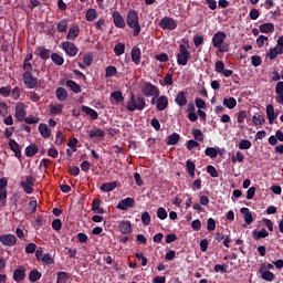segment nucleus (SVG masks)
Wrapping results in <instances>:
<instances>
[{
  "label": "nucleus",
  "mask_w": 283,
  "mask_h": 283,
  "mask_svg": "<svg viewBox=\"0 0 283 283\" xmlns=\"http://www.w3.org/2000/svg\"><path fill=\"white\" fill-rule=\"evenodd\" d=\"M126 25L133 29V36H139L142 32V25L139 22L138 12L135 9H130V11L126 13Z\"/></svg>",
  "instance_id": "1"
},
{
  "label": "nucleus",
  "mask_w": 283,
  "mask_h": 283,
  "mask_svg": "<svg viewBox=\"0 0 283 283\" xmlns=\"http://www.w3.org/2000/svg\"><path fill=\"white\" fill-rule=\"evenodd\" d=\"M227 33L224 31H217L211 38V44L220 53L229 52L230 44H224Z\"/></svg>",
  "instance_id": "2"
},
{
  "label": "nucleus",
  "mask_w": 283,
  "mask_h": 283,
  "mask_svg": "<svg viewBox=\"0 0 283 283\" xmlns=\"http://www.w3.org/2000/svg\"><path fill=\"white\" fill-rule=\"evenodd\" d=\"M146 108V99L144 96H136L134 93L128 97V103L126 104V109L134 113L136 111L143 112Z\"/></svg>",
  "instance_id": "3"
},
{
  "label": "nucleus",
  "mask_w": 283,
  "mask_h": 283,
  "mask_svg": "<svg viewBox=\"0 0 283 283\" xmlns=\"http://www.w3.org/2000/svg\"><path fill=\"white\" fill-rule=\"evenodd\" d=\"M140 92L145 97H159L160 96L159 88L149 82L143 83V85L140 86Z\"/></svg>",
  "instance_id": "4"
},
{
  "label": "nucleus",
  "mask_w": 283,
  "mask_h": 283,
  "mask_svg": "<svg viewBox=\"0 0 283 283\" xmlns=\"http://www.w3.org/2000/svg\"><path fill=\"white\" fill-rule=\"evenodd\" d=\"M190 59V53L186 46V44H179V53H177V64L181 66H186Z\"/></svg>",
  "instance_id": "5"
},
{
  "label": "nucleus",
  "mask_w": 283,
  "mask_h": 283,
  "mask_svg": "<svg viewBox=\"0 0 283 283\" xmlns=\"http://www.w3.org/2000/svg\"><path fill=\"white\" fill-rule=\"evenodd\" d=\"M177 27L178 24L174 18H161L159 22V28L163 30L174 31L177 29Z\"/></svg>",
  "instance_id": "6"
},
{
  "label": "nucleus",
  "mask_w": 283,
  "mask_h": 283,
  "mask_svg": "<svg viewBox=\"0 0 283 283\" xmlns=\"http://www.w3.org/2000/svg\"><path fill=\"white\" fill-rule=\"evenodd\" d=\"M23 81L29 90H34L39 85V80L33 75V73H23Z\"/></svg>",
  "instance_id": "7"
},
{
  "label": "nucleus",
  "mask_w": 283,
  "mask_h": 283,
  "mask_svg": "<svg viewBox=\"0 0 283 283\" xmlns=\"http://www.w3.org/2000/svg\"><path fill=\"white\" fill-rule=\"evenodd\" d=\"M34 184H35V178L32 176H28L25 180H22L20 182V186L24 189V191L28 195H31L34 191L33 189Z\"/></svg>",
  "instance_id": "8"
},
{
  "label": "nucleus",
  "mask_w": 283,
  "mask_h": 283,
  "mask_svg": "<svg viewBox=\"0 0 283 283\" xmlns=\"http://www.w3.org/2000/svg\"><path fill=\"white\" fill-rule=\"evenodd\" d=\"M62 48L66 55L75 57L78 54V49L74 42H63Z\"/></svg>",
  "instance_id": "9"
},
{
  "label": "nucleus",
  "mask_w": 283,
  "mask_h": 283,
  "mask_svg": "<svg viewBox=\"0 0 283 283\" xmlns=\"http://www.w3.org/2000/svg\"><path fill=\"white\" fill-rule=\"evenodd\" d=\"M113 23L117 29L126 28V21H125V18H123L120 11H113Z\"/></svg>",
  "instance_id": "10"
},
{
  "label": "nucleus",
  "mask_w": 283,
  "mask_h": 283,
  "mask_svg": "<svg viewBox=\"0 0 283 283\" xmlns=\"http://www.w3.org/2000/svg\"><path fill=\"white\" fill-rule=\"evenodd\" d=\"M17 237L13 234H2L0 235V242L6 247H13L17 244Z\"/></svg>",
  "instance_id": "11"
},
{
  "label": "nucleus",
  "mask_w": 283,
  "mask_h": 283,
  "mask_svg": "<svg viewBox=\"0 0 283 283\" xmlns=\"http://www.w3.org/2000/svg\"><path fill=\"white\" fill-rule=\"evenodd\" d=\"M25 277H27V269L24 266H19L18 269L14 270L13 280L17 283L24 281Z\"/></svg>",
  "instance_id": "12"
},
{
  "label": "nucleus",
  "mask_w": 283,
  "mask_h": 283,
  "mask_svg": "<svg viewBox=\"0 0 283 283\" xmlns=\"http://www.w3.org/2000/svg\"><path fill=\"white\" fill-rule=\"evenodd\" d=\"M135 207V199L134 198H126L122 200L119 203H117V209L122 211H127L128 208H134Z\"/></svg>",
  "instance_id": "13"
},
{
  "label": "nucleus",
  "mask_w": 283,
  "mask_h": 283,
  "mask_svg": "<svg viewBox=\"0 0 283 283\" xmlns=\"http://www.w3.org/2000/svg\"><path fill=\"white\" fill-rule=\"evenodd\" d=\"M27 116V111H25V105L24 103H18L17 107H15V118L18 119V122H23V119Z\"/></svg>",
  "instance_id": "14"
},
{
  "label": "nucleus",
  "mask_w": 283,
  "mask_h": 283,
  "mask_svg": "<svg viewBox=\"0 0 283 283\" xmlns=\"http://www.w3.org/2000/svg\"><path fill=\"white\" fill-rule=\"evenodd\" d=\"M130 59L133 60V63H135V65L140 64L142 50L139 49V46H133V49L130 51Z\"/></svg>",
  "instance_id": "15"
},
{
  "label": "nucleus",
  "mask_w": 283,
  "mask_h": 283,
  "mask_svg": "<svg viewBox=\"0 0 283 283\" xmlns=\"http://www.w3.org/2000/svg\"><path fill=\"white\" fill-rule=\"evenodd\" d=\"M169 105V101L168 97L163 95V96H158L157 101H156V109L159 112L165 111Z\"/></svg>",
  "instance_id": "16"
},
{
  "label": "nucleus",
  "mask_w": 283,
  "mask_h": 283,
  "mask_svg": "<svg viewBox=\"0 0 283 283\" xmlns=\"http://www.w3.org/2000/svg\"><path fill=\"white\" fill-rule=\"evenodd\" d=\"M175 103L179 107L186 106L188 104L187 93H185L184 91L178 92L175 97Z\"/></svg>",
  "instance_id": "17"
},
{
  "label": "nucleus",
  "mask_w": 283,
  "mask_h": 283,
  "mask_svg": "<svg viewBox=\"0 0 283 283\" xmlns=\"http://www.w3.org/2000/svg\"><path fill=\"white\" fill-rule=\"evenodd\" d=\"M93 61H94L93 53H84V57H83L84 64H82V62H78L77 66H80V69L82 70H85L86 66L92 65Z\"/></svg>",
  "instance_id": "18"
},
{
  "label": "nucleus",
  "mask_w": 283,
  "mask_h": 283,
  "mask_svg": "<svg viewBox=\"0 0 283 283\" xmlns=\"http://www.w3.org/2000/svg\"><path fill=\"white\" fill-rule=\"evenodd\" d=\"M259 31L263 34L273 33L275 31V24L273 22H264V24H260Z\"/></svg>",
  "instance_id": "19"
},
{
  "label": "nucleus",
  "mask_w": 283,
  "mask_h": 283,
  "mask_svg": "<svg viewBox=\"0 0 283 283\" xmlns=\"http://www.w3.org/2000/svg\"><path fill=\"white\" fill-rule=\"evenodd\" d=\"M266 116L270 125H273L274 120L277 119L279 114H275V109L273 105L266 106Z\"/></svg>",
  "instance_id": "20"
},
{
  "label": "nucleus",
  "mask_w": 283,
  "mask_h": 283,
  "mask_svg": "<svg viewBox=\"0 0 283 283\" xmlns=\"http://www.w3.org/2000/svg\"><path fill=\"white\" fill-rule=\"evenodd\" d=\"M36 54L41 57L43 61H48L52 55L50 49H45V46H38Z\"/></svg>",
  "instance_id": "21"
},
{
  "label": "nucleus",
  "mask_w": 283,
  "mask_h": 283,
  "mask_svg": "<svg viewBox=\"0 0 283 283\" xmlns=\"http://www.w3.org/2000/svg\"><path fill=\"white\" fill-rule=\"evenodd\" d=\"M78 35H80V27H71L69 29V33H66V40L75 41Z\"/></svg>",
  "instance_id": "22"
},
{
  "label": "nucleus",
  "mask_w": 283,
  "mask_h": 283,
  "mask_svg": "<svg viewBox=\"0 0 283 283\" xmlns=\"http://www.w3.org/2000/svg\"><path fill=\"white\" fill-rule=\"evenodd\" d=\"M88 137H91V139H93V138L103 139L105 137V132L101 128L95 127V128L88 130Z\"/></svg>",
  "instance_id": "23"
},
{
  "label": "nucleus",
  "mask_w": 283,
  "mask_h": 283,
  "mask_svg": "<svg viewBox=\"0 0 283 283\" xmlns=\"http://www.w3.org/2000/svg\"><path fill=\"white\" fill-rule=\"evenodd\" d=\"M9 146L11 150L14 153L15 157L20 159L22 157V153L19 144L14 139H10Z\"/></svg>",
  "instance_id": "24"
},
{
  "label": "nucleus",
  "mask_w": 283,
  "mask_h": 283,
  "mask_svg": "<svg viewBox=\"0 0 283 283\" xmlns=\"http://www.w3.org/2000/svg\"><path fill=\"white\" fill-rule=\"evenodd\" d=\"M119 229V232H122V234H128L132 232V222L130 221H122L119 222V227H117Z\"/></svg>",
  "instance_id": "25"
},
{
  "label": "nucleus",
  "mask_w": 283,
  "mask_h": 283,
  "mask_svg": "<svg viewBox=\"0 0 283 283\" xmlns=\"http://www.w3.org/2000/svg\"><path fill=\"white\" fill-rule=\"evenodd\" d=\"M240 212L243 214L244 222L247 223V226H250L254 220L250 209L249 208H242V209H240Z\"/></svg>",
  "instance_id": "26"
},
{
  "label": "nucleus",
  "mask_w": 283,
  "mask_h": 283,
  "mask_svg": "<svg viewBox=\"0 0 283 283\" xmlns=\"http://www.w3.org/2000/svg\"><path fill=\"white\" fill-rule=\"evenodd\" d=\"M117 186H118L117 181L106 182V184L102 185V187H99V190H102L104 192H112L117 188Z\"/></svg>",
  "instance_id": "27"
},
{
  "label": "nucleus",
  "mask_w": 283,
  "mask_h": 283,
  "mask_svg": "<svg viewBox=\"0 0 283 283\" xmlns=\"http://www.w3.org/2000/svg\"><path fill=\"white\" fill-rule=\"evenodd\" d=\"M101 203H102L101 199L93 200V205H92L93 212H95L97 214H104L105 213V210L103 208H101Z\"/></svg>",
  "instance_id": "28"
},
{
  "label": "nucleus",
  "mask_w": 283,
  "mask_h": 283,
  "mask_svg": "<svg viewBox=\"0 0 283 283\" xmlns=\"http://www.w3.org/2000/svg\"><path fill=\"white\" fill-rule=\"evenodd\" d=\"M82 112L86 113V115H88V117H91L93 120L98 119V113L88 106H82Z\"/></svg>",
  "instance_id": "29"
},
{
  "label": "nucleus",
  "mask_w": 283,
  "mask_h": 283,
  "mask_svg": "<svg viewBox=\"0 0 283 283\" xmlns=\"http://www.w3.org/2000/svg\"><path fill=\"white\" fill-rule=\"evenodd\" d=\"M269 235H270V234H269V232H268L265 229H262V230H260V231H256V230L252 231V238H253L254 240L265 239V238H268Z\"/></svg>",
  "instance_id": "30"
},
{
  "label": "nucleus",
  "mask_w": 283,
  "mask_h": 283,
  "mask_svg": "<svg viewBox=\"0 0 283 283\" xmlns=\"http://www.w3.org/2000/svg\"><path fill=\"white\" fill-rule=\"evenodd\" d=\"M223 106H226L228 109H233L237 107L238 102L234 97L223 98L222 102Z\"/></svg>",
  "instance_id": "31"
},
{
  "label": "nucleus",
  "mask_w": 283,
  "mask_h": 283,
  "mask_svg": "<svg viewBox=\"0 0 283 283\" xmlns=\"http://www.w3.org/2000/svg\"><path fill=\"white\" fill-rule=\"evenodd\" d=\"M180 140V135L177 133H172L167 137V145L168 146H175L179 143Z\"/></svg>",
  "instance_id": "32"
},
{
  "label": "nucleus",
  "mask_w": 283,
  "mask_h": 283,
  "mask_svg": "<svg viewBox=\"0 0 283 283\" xmlns=\"http://www.w3.org/2000/svg\"><path fill=\"white\" fill-rule=\"evenodd\" d=\"M191 135L193 137V139L196 142H199V143H202L205 140V135L203 133L201 132V129H198V128H193L191 130Z\"/></svg>",
  "instance_id": "33"
},
{
  "label": "nucleus",
  "mask_w": 283,
  "mask_h": 283,
  "mask_svg": "<svg viewBox=\"0 0 283 283\" xmlns=\"http://www.w3.org/2000/svg\"><path fill=\"white\" fill-rule=\"evenodd\" d=\"M56 97L60 102H65L69 97L67 91L63 87L56 90Z\"/></svg>",
  "instance_id": "34"
},
{
  "label": "nucleus",
  "mask_w": 283,
  "mask_h": 283,
  "mask_svg": "<svg viewBox=\"0 0 283 283\" xmlns=\"http://www.w3.org/2000/svg\"><path fill=\"white\" fill-rule=\"evenodd\" d=\"M39 132L40 134L44 137V138H50L51 135H52V132L51 129H49L48 125L46 124H41L39 126Z\"/></svg>",
  "instance_id": "35"
},
{
  "label": "nucleus",
  "mask_w": 283,
  "mask_h": 283,
  "mask_svg": "<svg viewBox=\"0 0 283 283\" xmlns=\"http://www.w3.org/2000/svg\"><path fill=\"white\" fill-rule=\"evenodd\" d=\"M66 86H69V88H71L72 92L75 94H80L82 92L81 86L74 81H71V80L66 81Z\"/></svg>",
  "instance_id": "36"
},
{
  "label": "nucleus",
  "mask_w": 283,
  "mask_h": 283,
  "mask_svg": "<svg viewBox=\"0 0 283 283\" xmlns=\"http://www.w3.org/2000/svg\"><path fill=\"white\" fill-rule=\"evenodd\" d=\"M279 55H282V53H280V51L277 50L276 46H273L272 49H270L269 53H266V57L270 61L276 60Z\"/></svg>",
  "instance_id": "37"
},
{
  "label": "nucleus",
  "mask_w": 283,
  "mask_h": 283,
  "mask_svg": "<svg viewBox=\"0 0 283 283\" xmlns=\"http://www.w3.org/2000/svg\"><path fill=\"white\" fill-rule=\"evenodd\" d=\"M186 170H187L188 175L193 178L196 175V164L192 163L191 160H187L186 161Z\"/></svg>",
  "instance_id": "38"
},
{
  "label": "nucleus",
  "mask_w": 283,
  "mask_h": 283,
  "mask_svg": "<svg viewBox=\"0 0 283 283\" xmlns=\"http://www.w3.org/2000/svg\"><path fill=\"white\" fill-rule=\"evenodd\" d=\"M260 274H261V279L268 282H272L275 279V274L268 270H262Z\"/></svg>",
  "instance_id": "39"
},
{
  "label": "nucleus",
  "mask_w": 283,
  "mask_h": 283,
  "mask_svg": "<svg viewBox=\"0 0 283 283\" xmlns=\"http://www.w3.org/2000/svg\"><path fill=\"white\" fill-rule=\"evenodd\" d=\"M38 151H39L38 146L35 144H33V145L25 148V156L27 157H33L38 154Z\"/></svg>",
  "instance_id": "40"
},
{
  "label": "nucleus",
  "mask_w": 283,
  "mask_h": 283,
  "mask_svg": "<svg viewBox=\"0 0 283 283\" xmlns=\"http://www.w3.org/2000/svg\"><path fill=\"white\" fill-rule=\"evenodd\" d=\"M42 277V274L36 270H32L29 274V280L32 282V283H35L38 282L40 279Z\"/></svg>",
  "instance_id": "41"
},
{
  "label": "nucleus",
  "mask_w": 283,
  "mask_h": 283,
  "mask_svg": "<svg viewBox=\"0 0 283 283\" xmlns=\"http://www.w3.org/2000/svg\"><path fill=\"white\" fill-rule=\"evenodd\" d=\"M67 25H69V20H66V18H64L63 20H60V22L57 24V31L60 33L67 32Z\"/></svg>",
  "instance_id": "42"
},
{
  "label": "nucleus",
  "mask_w": 283,
  "mask_h": 283,
  "mask_svg": "<svg viewBox=\"0 0 283 283\" xmlns=\"http://www.w3.org/2000/svg\"><path fill=\"white\" fill-rule=\"evenodd\" d=\"M113 52H115V55L120 56L125 53V44L123 42H117L115 44V49H113Z\"/></svg>",
  "instance_id": "43"
},
{
  "label": "nucleus",
  "mask_w": 283,
  "mask_h": 283,
  "mask_svg": "<svg viewBox=\"0 0 283 283\" xmlns=\"http://www.w3.org/2000/svg\"><path fill=\"white\" fill-rule=\"evenodd\" d=\"M51 59L53 63L57 66H62L64 64V57H62V55H59V53H52Z\"/></svg>",
  "instance_id": "44"
},
{
  "label": "nucleus",
  "mask_w": 283,
  "mask_h": 283,
  "mask_svg": "<svg viewBox=\"0 0 283 283\" xmlns=\"http://www.w3.org/2000/svg\"><path fill=\"white\" fill-rule=\"evenodd\" d=\"M252 123L254 126H262L265 124V117L263 115H254L252 117Z\"/></svg>",
  "instance_id": "45"
},
{
  "label": "nucleus",
  "mask_w": 283,
  "mask_h": 283,
  "mask_svg": "<svg viewBox=\"0 0 283 283\" xmlns=\"http://www.w3.org/2000/svg\"><path fill=\"white\" fill-rule=\"evenodd\" d=\"M238 147L241 150H248L252 147V143L249 139H241Z\"/></svg>",
  "instance_id": "46"
},
{
  "label": "nucleus",
  "mask_w": 283,
  "mask_h": 283,
  "mask_svg": "<svg viewBox=\"0 0 283 283\" xmlns=\"http://www.w3.org/2000/svg\"><path fill=\"white\" fill-rule=\"evenodd\" d=\"M50 108H51V114L55 116V115L62 114L64 106L62 104L51 105Z\"/></svg>",
  "instance_id": "47"
},
{
  "label": "nucleus",
  "mask_w": 283,
  "mask_h": 283,
  "mask_svg": "<svg viewBox=\"0 0 283 283\" xmlns=\"http://www.w3.org/2000/svg\"><path fill=\"white\" fill-rule=\"evenodd\" d=\"M96 18H97L96 9H88V11H86V21L93 22Z\"/></svg>",
  "instance_id": "48"
},
{
  "label": "nucleus",
  "mask_w": 283,
  "mask_h": 283,
  "mask_svg": "<svg viewBox=\"0 0 283 283\" xmlns=\"http://www.w3.org/2000/svg\"><path fill=\"white\" fill-rule=\"evenodd\" d=\"M218 154H219L218 150L213 147L206 148V150H205V155L207 157H210L211 159L217 158Z\"/></svg>",
  "instance_id": "49"
},
{
  "label": "nucleus",
  "mask_w": 283,
  "mask_h": 283,
  "mask_svg": "<svg viewBox=\"0 0 283 283\" xmlns=\"http://www.w3.org/2000/svg\"><path fill=\"white\" fill-rule=\"evenodd\" d=\"M111 97H113V99L117 103H122L125 99L120 91L111 93Z\"/></svg>",
  "instance_id": "50"
},
{
  "label": "nucleus",
  "mask_w": 283,
  "mask_h": 283,
  "mask_svg": "<svg viewBox=\"0 0 283 283\" xmlns=\"http://www.w3.org/2000/svg\"><path fill=\"white\" fill-rule=\"evenodd\" d=\"M266 41H269L268 35H259V36L256 38V41H255L256 46H258L259 49L263 48V46L265 45V42H266Z\"/></svg>",
  "instance_id": "51"
},
{
  "label": "nucleus",
  "mask_w": 283,
  "mask_h": 283,
  "mask_svg": "<svg viewBox=\"0 0 283 283\" xmlns=\"http://www.w3.org/2000/svg\"><path fill=\"white\" fill-rule=\"evenodd\" d=\"M140 219H142L143 226H149L151 222V217H150L149 212H147V211L142 213Z\"/></svg>",
  "instance_id": "52"
},
{
  "label": "nucleus",
  "mask_w": 283,
  "mask_h": 283,
  "mask_svg": "<svg viewBox=\"0 0 283 283\" xmlns=\"http://www.w3.org/2000/svg\"><path fill=\"white\" fill-rule=\"evenodd\" d=\"M118 73L116 66H106V78L116 76Z\"/></svg>",
  "instance_id": "53"
},
{
  "label": "nucleus",
  "mask_w": 283,
  "mask_h": 283,
  "mask_svg": "<svg viewBox=\"0 0 283 283\" xmlns=\"http://www.w3.org/2000/svg\"><path fill=\"white\" fill-rule=\"evenodd\" d=\"M223 70H226V64L221 60H218V62L214 63V71L217 73H222Z\"/></svg>",
  "instance_id": "54"
},
{
  "label": "nucleus",
  "mask_w": 283,
  "mask_h": 283,
  "mask_svg": "<svg viewBox=\"0 0 283 283\" xmlns=\"http://www.w3.org/2000/svg\"><path fill=\"white\" fill-rule=\"evenodd\" d=\"M69 280V275L66 272H59L57 273V281L56 283H66Z\"/></svg>",
  "instance_id": "55"
},
{
  "label": "nucleus",
  "mask_w": 283,
  "mask_h": 283,
  "mask_svg": "<svg viewBox=\"0 0 283 283\" xmlns=\"http://www.w3.org/2000/svg\"><path fill=\"white\" fill-rule=\"evenodd\" d=\"M216 228H217V222H216V220H214L213 218H209V219L207 220V230H208V231H214Z\"/></svg>",
  "instance_id": "56"
},
{
  "label": "nucleus",
  "mask_w": 283,
  "mask_h": 283,
  "mask_svg": "<svg viewBox=\"0 0 283 283\" xmlns=\"http://www.w3.org/2000/svg\"><path fill=\"white\" fill-rule=\"evenodd\" d=\"M192 41H193L195 48H199L205 43V38L203 35H195Z\"/></svg>",
  "instance_id": "57"
},
{
  "label": "nucleus",
  "mask_w": 283,
  "mask_h": 283,
  "mask_svg": "<svg viewBox=\"0 0 283 283\" xmlns=\"http://www.w3.org/2000/svg\"><path fill=\"white\" fill-rule=\"evenodd\" d=\"M156 214H157V218L160 220H165L168 217V213L164 208H158Z\"/></svg>",
  "instance_id": "58"
},
{
  "label": "nucleus",
  "mask_w": 283,
  "mask_h": 283,
  "mask_svg": "<svg viewBox=\"0 0 283 283\" xmlns=\"http://www.w3.org/2000/svg\"><path fill=\"white\" fill-rule=\"evenodd\" d=\"M207 172L212 177V178H218L219 172L214 166H207Z\"/></svg>",
  "instance_id": "59"
},
{
  "label": "nucleus",
  "mask_w": 283,
  "mask_h": 283,
  "mask_svg": "<svg viewBox=\"0 0 283 283\" xmlns=\"http://www.w3.org/2000/svg\"><path fill=\"white\" fill-rule=\"evenodd\" d=\"M195 105H196L197 108H199L198 111L207 108L206 102L203 99H201V98H196L195 99Z\"/></svg>",
  "instance_id": "60"
},
{
  "label": "nucleus",
  "mask_w": 283,
  "mask_h": 283,
  "mask_svg": "<svg viewBox=\"0 0 283 283\" xmlns=\"http://www.w3.org/2000/svg\"><path fill=\"white\" fill-rule=\"evenodd\" d=\"M0 95L3 97H9L11 95V86H4L0 88Z\"/></svg>",
  "instance_id": "61"
},
{
  "label": "nucleus",
  "mask_w": 283,
  "mask_h": 283,
  "mask_svg": "<svg viewBox=\"0 0 283 283\" xmlns=\"http://www.w3.org/2000/svg\"><path fill=\"white\" fill-rule=\"evenodd\" d=\"M41 261H43L48 265H51L54 263V259L52 258V255L50 253L44 254L43 258L41 259Z\"/></svg>",
  "instance_id": "62"
},
{
  "label": "nucleus",
  "mask_w": 283,
  "mask_h": 283,
  "mask_svg": "<svg viewBox=\"0 0 283 283\" xmlns=\"http://www.w3.org/2000/svg\"><path fill=\"white\" fill-rule=\"evenodd\" d=\"M275 48L281 54H283V35L277 38Z\"/></svg>",
  "instance_id": "63"
},
{
  "label": "nucleus",
  "mask_w": 283,
  "mask_h": 283,
  "mask_svg": "<svg viewBox=\"0 0 283 283\" xmlns=\"http://www.w3.org/2000/svg\"><path fill=\"white\" fill-rule=\"evenodd\" d=\"M52 228L55 230V231H60L62 229V221L60 219H55L53 222H52Z\"/></svg>",
  "instance_id": "64"
}]
</instances>
